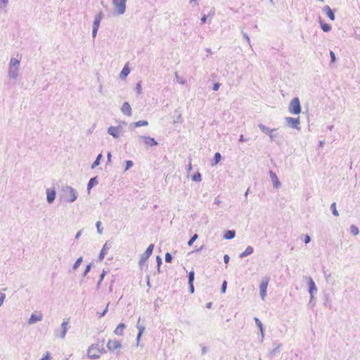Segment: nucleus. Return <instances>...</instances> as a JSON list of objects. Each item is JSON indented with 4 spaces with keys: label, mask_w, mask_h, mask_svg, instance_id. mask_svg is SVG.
<instances>
[{
    "label": "nucleus",
    "mask_w": 360,
    "mask_h": 360,
    "mask_svg": "<svg viewBox=\"0 0 360 360\" xmlns=\"http://www.w3.org/2000/svg\"><path fill=\"white\" fill-rule=\"evenodd\" d=\"M98 30V28L94 27H92V37L94 39H95L96 37Z\"/></svg>",
    "instance_id": "nucleus-48"
},
{
    "label": "nucleus",
    "mask_w": 360,
    "mask_h": 360,
    "mask_svg": "<svg viewBox=\"0 0 360 360\" xmlns=\"http://www.w3.org/2000/svg\"><path fill=\"white\" fill-rule=\"evenodd\" d=\"M134 163L131 160H127L126 161V167H125V171L128 170L133 166Z\"/></svg>",
    "instance_id": "nucleus-44"
},
{
    "label": "nucleus",
    "mask_w": 360,
    "mask_h": 360,
    "mask_svg": "<svg viewBox=\"0 0 360 360\" xmlns=\"http://www.w3.org/2000/svg\"><path fill=\"white\" fill-rule=\"evenodd\" d=\"M219 86H220V84L219 83H214L212 90H218Z\"/></svg>",
    "instance_id": "nucleus-62"
},
{
    "label": "nucleus",
    "mask_w": 360,
    "mask_h": 360,
    "mask_svg": "<svg viewBox=\"0 0 360 360\" xmlns=\"http://www.w3.org/2000/svg\"><path fill=\"white\" fill-rule=\"evenodd\" d=\"M350 231L351 233L353 234L354 236H357L359 233V229L355 225H352L350 226Z\"/></svg>",
    "instance_id": "nucleus-31"
},
{
    "label": "nucleus",
    "mask_w": 360,
    "mask_h": 360,
    "mask_svg": "<svg viewBox=\"0 0 360 360\" xmlns=\"http://www.w3.org/2000/svg\"><path fill=\"white\" fill-rule=\"evenodd\" d=\"M138 139L140 143H143L146 146L148 147L155 146L158 144V142L153 138L147 136H138Z\"/></svg>",
    "instance_id": "nucleus-10"
},
{
    "label": "nucleus",
    "mask_w": 360,
    "mask_h": 360,
    "mask_svg": "<svg viewBox=\"0 0 360 360\" xmlns=\"http://www.w3.org/2000/svg\"><path fill=\"white\" fill-rule=\"evenodd\" d=\"M20 60L15 58H11L9 62L8 74L10 78L17 79L20 67Z\"/></svg>",
    "instance_id": "nucleus-2"
},
{
    "label": "nucleus",
    "mask_w": 360,
    "mask_h": 360,
    "mask_svg": "<svg viewBox=\"0 0 360 360\" xmlns=\"http://www.w3.org/2000/svg\"><path fill=\"white\" fill-rule=\"evenodd\" d=\"M305 278L307 281V284L309 285V292L310 294V300L308 304L313 305L312 302L314 297V294L317 292L318 289L314 280L311 277H306Z\"/></svg>",
    "instance_id": "nucleus-4"
},
{
    "label": "nucleus",
    "mask_w": 360,
    "mask_h": 360,
    "mask_svg": "<svg viewBox=\"0 0 360 360\" xmlns=\"http://www.w3.org/2000/svg\"><path fill=\"white\" fill-rule=\"evenodd\" d=\"M47 202L51 204L53 202L56 198V191L54 188H47L46 191Z\"/></svg>",
    "instance_id": "nucleus-14"
},
{
    "label": "nucleus",
    "mask_w": 360,
    "mask_h": 360,
    "mask_svg": "<svg viewBox=\"0 0 360 360\" xmlns=\"http://www.w3.org/2000/svg\"><path fill=\"white\" fill-rule=\"evenodd\" d=\"M270 278L269 276H264L262 278L259 284V292L260 297L262 300H264L266 296V289L269 283Z\"/></svg>",
    "instance_id": "nucleus-5"
},
{
    "label": "nucleus",
    "mask_w": 360,
    "mask_h": 360,
    "mask_svg": "<svg viewBox=\"0 0 360 360\" xmlns=\"http://www.w3.org/2000/svg\"><path fill=\"white\" fill-rule=\"evenodd\" d=\"M269 176L271 179V181L273 183L274 187L276 188H279L281 186V184L275 172L270 170L269 171Z\"/></svg>",
    "instance_id": "nucleus-15"
},
{
    "label": "nucleus",
    "mask_w": 360,
    "mask_h": 360,
    "mask_svg": "<svg viewBox=\"0 0 360 360\" xmlns=\"http://www.w3.org/2000/svg\"><path fill=\"white\" fill-rule=\"evenodd\" d=\"M101 354V352L100 348L98 347V345H91L87 350L88 357L91 359H98Z\"/></svg>",
    "instance_id": "nucleus-7"
},
{
    "label": "nucleus",
    "mask_w": 360,
    "mask_h": 360,
    "mask_svg": "<svg viewBox=\"0 0 360 360\" xmlns=\"http://www.w3.org/2000/svg\"><path fill=\"white\" fill-rule=\"evenodd\" d=\"M129 72H130V69H129V68L128 66V64H126L124 66V68H122V71H121V72L120 74V78L121 79H125L128 76Z\"/></svg>",
    "instance_id": "nucleus-21"
},
{
    "label": "nucleus",
    "mask_w": 360,
    "mask_h": 360,
    "mask_svg": "<svg viewBox=\"0 0 360 360\" xmlns=\"http://www.w3.org/2000/svg\"><path fill=\"white\" fill-rule=\"evenodd\" d=\"M288 110L290 113L298 115L301 112V105L297 97L294 98L290 103Z\"/></svg>",
    "instance_id": "nucleus-3"
},
{
    "label": "nucleus",
    "mask_w": 360,
    "mask_h": 360,
    "mask_svg": "<svg viewBox=\"0 0 360 360\" xmlns=\"http://www.w3.org/2000/svg\"><path fill=\"white\" fill-rule=\"evenodd\" d=\"M282 347L281 344H277L276 347L271 352V354L275 355L276 353L280 352V349Z\"/></svg>",
    "instance_id": "nucleus-35"
},
{
    "label": "nucleus",
    "mask_w": 360,
    "mask_h": 360,
    "mask_svg": "<svg viewBox=\"0 0 360 360\" xmlns=\"http://www.w3.org/2000/svg\"><path fill=\"white\" fill-rule=\"evenodd\" d=\"M82 260H83L82 257H79V258L76 260V262H75V264H74V265H73V266H72V269H73L74 270H76V269L79 266V265L81 264V263L82 262Z\"/></svg>",
    "instance_id": "nucleus-33"
},
{
    "label": "nucleus",
    "mask_w": 360,
    "mask_h": 360,
    "mask_svg": "<svg viewBox=\"0 0 360 360\" xmlns=\"http://www.w3.org/2000/svg\"><path fill=\"white\" fill-rule=\"evenodd\" d=\"M103 14L101 11L99 12L98 13H97L94 18V20L93 22V27L99 28L101 22V20L103 19Z\"/></svg>",
    "instance_id": "nucleus-19"
},
{
    "label": "nucleus",
    "mask_w": 360,
    "mask_h": 360,
    "mask_svg": "<svg viewBox=\"0 0 360 360\" xmlns=\"http://www.w3.org/2000/svg\"><path fill=\"white\" fill-rule=\"evenodd\" d=\"M6 295L0 291V307L3 304Z\"/></svg>",
    "instance_id": "nucleus-46"
},
{
    "label": "nucleus",
    "mask_w": 360,
    "mask_h": 360,
    "mask_svg": "<svg viewBox=\"0 0 360 360\" xmlns=\"http://www.w3.org/2000/svg\"><path fill=\"white\" fill-rule=\"evenodd\" d=\"M330 209L332 210V212L333 214L335 215V216H339V213L337 210V208H336V203L335 202H333L332 205H330Z\"/></svg>",
    "instance_id": "nucleus-34"
},
{
    "label": "nucleus",
    "mask_w": 360,
    "mask_h": 360,
    "mask_svg": "<svg viewBox=\"0 0 360 360\" xmlns=\"http://www.w3.org/2000/svg\"><path fill=\"white\" fill-rule=\"evenodd\" d=\"M172 260V256L170 253L169 252H167L165 254V262H167V263H169L171 262Z\"/></svg>",
    "instance_id": "nucleus-43"
},
{
    "label": "nucleus",
    "mask_w": 360,
    "mask_h": 360,
    "mask_svg": "<svg viewBox=\"0 0 360 360\" xmlns=\"http://www.w3.org/2000/svg\"><path fill=\"white\" fill-rule=\"evenodd\" d=\"M258 127L263 133L269 136L271 141L274 140L276 135L274 134V131H276V129H270L263 124H259Z\"/></svg>",
    "instance_id": "nucleus-12"
},
{
    "label": "nucleus",
    "mask_w": 360,
    "mask_h": 360,
    "mask_svg": "<svg viewBox=\"0 0 360 360\" xmlns=\"http://www.w3.org/2000/svg\"><path fill=\"white\" fill-rule=\"evenodd\" d=\"M323 12L326 14V15L328 17V18L330 20H335V14L333 10L330 8V7L328 5H326L323 8Z\"/></svg>",
    "instance_id": "nucleus-17"
},
{
    "label": "nucleus",
    "mask_w": 360,
    "mask_h": 360,
    "mask_svg": "<svg viewBox=\"0 0 360 360\" xmlns=\"http://www.w3.org/2000/svg\"><path fill=\"white\" fill-rule=\"evenodd\" d=\"M106 254H105L104 252H103L102 251H101L100 254H99V256H98V259L99 261H102L105 256Z\"/></svg>",
    "instance_id": "nucleus-54"
},
{
    "label": "nucleus",
    "mask_w": 360,
    "mask_h": 360,
    "mask_svg": "<svg viewBox=\"0 0 360 360\" xmlns=\"http://www.w3.org/2000/svg\"><path fill=\"white\" fill-rule=\"evenodd\" d=\"M106 274V271L105 270L103 271L102 274L100 275V278H99V281H98L97 283V288H99L102 281L103 280L104 277H105V275Z\"/></svg>",
    "instance_id": "nucleus-38"
},
{
    "label": "nucleus",
    "mask_w": 360,
    "mask_h": 360,
    "mask_svg": "<svg viewBox=\"0 0 360 360\" xmlns=\"http://www.w3.org/2000/svg\"><path fill=\"white\" fill-rule=\"evenodd\" d=\"M126 328V326L124 323H120L115 330H114V333L117 335H123V330Z\"/></svg>",
    "instance_id": "nucleus-25"
},
{
    "label": "nucleus",
    "mask_w": 360,
    "mask_h": 360,
    "mask_svg": "<svg viewBox=\"0 0 360 360\" xmlns=\"http://www.w3.org/2000/svg\"><path fill=\"white\" fill-rule=\"evenodd\" d=\"M249 141V139H245V138H244V136H243V135H242V134H241V135L240 136V138H239V141H240V142H245H245H247V141Z\"/></svg>",
    "instance_id": "nucleus-60"
},
{
    "label": "nucleus",
    "mask_w": 360,
    "mask_h": 360,
    "mask_svg": "<svg viewBox=\"0 0 360 360\" xmlns=\"http://www.w3.org/2000/svg\"><path fill=\"white\" fill-rule=\"evenodd\" d=\"M254 320H255V322L256 323V325L259 328V330H260V332H261V334L262 335V338H264V329H263V326H262V322L260 321V320L257 318V317H255L254 318Z\"/></svg>",
    "instance_id": "nucleus-29"
},
{
    "label": "nucleus",
    "mask_w": 360,
    "mask_h": 360,
    "mask_svg": "<svg viewBox=\"0 0 360 360\" xmlns=\"http://www.w3.org/2000/svg\"><path fill=\"white\" fill-rule=\"evenodd\" d=\"M66 333H67V331H65V330H62V329H61V330H60V337L62 339L65 338Z\"/></svg>",
    "instance_id": "nucleus-58"
},
{
    "label": "nucleus",
    "mask_w": 360,
    "mask_h": 360,
    "mask_svg": "<svg viewBox=\"0 0 360 360\" xmlns=\"http://www.w3.org/2000/svg\"><path fill=\"white\" fill-rule=\"evenodd\" d=\"M321 27L325 32H328L331 30V26L329 24L323 22L321 19L319 20Z\"/></svg>",
    "instance_id": "nucleus-26"
},
{
    "label": "nucleus",
    "mask_w": 360,
    "mask_h": 360,
    "mask_svg": "<svg viewBox=\"0 0 360 360\" xmlns=\"http://www.w3.org/2000/svg\"><path fill=\"white\" fill-rule=\"evenodd\" d=\"M229 259H230V257H229V256L228 255H225L224 256V263L228 264L229 262Z\"/></svg>",
    "instance_id": "nucleus-61"
},
{
    "label": "nucleus",
    "mask_w": 360,
    "mask_h": 360,
    "mask_svg": "<svg viewBox=\"0 0 360 360\" xmlns=\"http://www.w3.org/2000/svg\"><path fill=\"white\" fill-rule=\"evenodd\" d=\"M106 254H105L104 252H103L102 251H101L100 254H99V256H98V259L99 261H102L105 256Z\"/></svg>",
    "instance_id": "nucleus-55"
},
{
    "label": "nucleus",
    "mask_w": 360,
    "mask_h": 360,
    "mask_svg": "<svg viewBox=\"0 0 360 360\" xmlns=\"http://www.w3.org/2000/svg\"><path fill=\"white\" fill-rule=\"evenodd\" d=\"M254 252V249L252 246H248L244 252H243L240 255V258H244L245 257H248V255H250Z\"/></svg>",
    "instance_id": "nucleus-23"
},
{
    "label": "nucleus",
    "mask_w": 360,
    "mask_h": 360,
    "mask_svg": "<svg viewBox=\"0 0 360 360\" xmlns=\"http://www.w3.org/2000/svg\"><path fill=\"white\" fill-rule=\"evenodd\" d=\"M192 179L194 181H201V174L199 172H197L192 176Z\"/></svg>",
    "instance_id": "nucleus-36"
},
{
    "label": "nucleus",
    "mask_w": 360,
    "mask_h": 360,
    "mask_svg": "<svg viewBox=\"0 0 360 360\" xmlns=\"http://www.w3.org/2000/svg\"><path fill=\"white\" fill-rule=\"evenodd\" d=\"M103 158V155L101 153L98 154L95 160V161L92 163L91 168L95 169L97 166L100 165L101 160Z\"/></svg>",
    "instance_id": "nucleus-28"
},
{
    "label": "nucleus",
    "mask_w": 360,
    "mask_h": 360,
    "mask_svg": "<svg viewBox=\"0 0 360 360\" xmlns=\"http://www.w3.org/2000/svg\"><path fill=\"white\" fill-rule=\"evenodd\" d=\"M96 226L97 228V231L99 234H101L103 233V228L101 227V222L100 221H98L96 223Z\"/></svg>",
    "instance_id": "nucleus-41"
},
{
    "label": "nucleus",
    "mask_w": 360,
    "mask_h": 360,
    "mask_svg": "<svg viewBox=\"0 0 360 360\" xmlns=\"http://www.w3.org/2000/svg\"><path fill=\"white\" fill-rule=\"evenodd\" d=\"M330 58H331V62L334 63L335 61V60H336L335 53L333 51H330Z\"/></svg>",
    "instance_id": "nucleus-52"
},
{
    "label": "nucleus",
    "mask_w": 360,
    "mask_h": 360,
    "mask_svg": "<svg viewBox=\"0 0 360 360\" xmlns=\"http://www.w3.org/2000/svg\"><path fill=\"white\" fill-rule=\"evenodd\" d=\"M68 323H69L68 320H67V321L64 320L63 321L62 324H61V329L65 330V331H68Z\"/></svg>",
    "instance_id": "nucleus-40"
},
{
    "label": "nucleus",
    "mask_w": 360,
    "mask_h": 360,
    "mask_svg": "<svg viewBox=\"0 0 360 360\" xmlns=\"http://www.w3.org/2000/svg\"><path fill=\"white\" fill-rule=\"evenodd\" d=\"M122 347L120 342L117 340H109L107 343V348L112 352Z\"/></svg>",
    "instance_id": "nucleus-13"
},
{
    "label": "nucleus",
    "mask_w": 360,
    "mask_h": 360,
    "mask_svg": "<svg viewBox=\"0 0 360 360\" xmlns=\"http://www.w3.org/2000/svg\"><path fill=\"white\" fill-rule=\"evenodd\" d=\"M42 318H43V316L41 314H32L28 320V323L34 324V323H37V321H41Z\"/></svg>",
    "instance_id": "nucleus-20"
},
{
    "label": "nucleus",
    "mask_w": 360,
    "mask_h": 360,
    "mask_svg": "<svg viewBox=\"0 0 360 360\" xmlns=\"http://www.w3.org/2000/svg\"><path fill=\"white\" fill-rule=\"evenodd\" d=\"M304 241L306 244L309 243L311 241L310 236L308 235H305Z\"/></svg>",
    "instance_id": "nucleus-57"
},
{
    "label": "nucleus",
    "mask_w": 360,
    "mask_h": 360,
    "mask_svg": "<svg viewBox=\"0 0 360 360\" xmlns=\"http://www.w3.org/2000/svg\"><path fill=\"white\" fill-rule=\"evenodd\" d=\"M198 234H196V233H195V234H194V235H193V236L190 238V240H188V245L189 246H191V245L193 244V243L196 240V239L198 238Z\"/></svg>",
    "instance_id": "nucleus-37"
},
{
    "label": "nucleus",
    "mask_w": 360,
    "mask_h": 360,
    "mask_svg": "<svg viewBox=\"0 0 360 360\" xmlns=\"http://www.w3.org/2000/svg\"><path fill=\"white\" fill-rule=\"evenodd\" d=\"M91 264H88L86 267V269L83 274V276H86V274L89 272V271L91 270Z\"/></svg>",
    "instance_id": "nucleus-50"
},
{
    "label": "nucleus",
    "mask_w": 360,
    "mask_h": 360,
    "mask_svg": "<svg viewBox=\"0 0 360 360\" xmlns=\"http://www.w3.org/2000/svg\"><path fill=\"white\" fill-rule=\"evenodd\" d=\"M188 284L193 283L194 278H195V272L193 271H191L188 273Z\"/></svg>",
    "instance_id": "nucleus-32"
},
{
    "label": "nucleus",
    "mask_w": 360,
    "mask_h": 360,
    "mask_svg": "<svg viewBox=\"0 0 360 360\" xmlns=\"http://www.w3.org/2000/svg\"><path fill=\"white\" fill-rule=\"evenodd\" d=\"M108 133L115 139H118L123 134V127L119 126H110L108 128Z\"/></svg>",
    "instance_id": "nucleus-9"
},
{
    "label": "nucleus",
    "mask_w": 360,
    "mask_h": 360,
    "mask_svg": "<svg viewBox=\"0 0 360 360\" xmlns=\"http://www.w3.org/2000/svg\"><path fill=\"white\" fill-rule=\"evenodd\" d=\"M60 198L66 202H73L78 197V192L70 186H64L61 188Z\"/></svg>",
    "instance_id": "nucleus-1"
},
{
    "label": "nucleus",
    "mask_w": 360,
    "mask_h": 360,
    "mask_svg": "<svg viewBox=\"0 0 360 360\" xmlns=\"http://www.w3.org/2000/svg\"><path fill=\"white\" fill-rule=\"evenodd\" d=\"M188 285H189V291L191 294H193L195 290L193 283H190Z\"/></svg>",
    "instance_id": "nucleus-59"
},
{
    "label": "nucleus",
    "mask_w": 360,
    "mask_h": 360,
    "mask_svg": "<svg viewBox=\"0 0 360 360\" xmlns=\"http://www.w3.org/2000/svg\"><path fill=\"white\" fill-rule=\"evenodd\" d=\"M140 321H141V318L139 317V319H138L137 325H136V328H137V329L139 330V333H138V335H137V337H136L137 345H139V343L140 342L141 335L143 333V332L145 330V328H146L143 325H141L140 324Z\"/></svg>",
    "instance_id": "nucleus-16"
},
{
    "label": "nucleus",
    "mask_w": 360,
    "mask_h": 360,
    "mask_svg": "<svg viewBox=\"0 0 360 360\" xmlns=\"http://www.w3.org/2000/svg\"><path fill=\"white\" fill-rule=\"evenodd\" d=\"M236 236V232L233 230L227 231L224 236V238L227 240L233 239Z\"/></svg>",
    "instance_id": "nucleus-27"
},
{
    "label": "nucleus",
    "mask_w": 360,
    "mask_h": 360,
    "mask_svg": "<svg viewBox=\"0 0 360 360\" xmlns=\"http://www.w3.org/2000/svg\"><path fill=\"white\" fill-rule=\"evenodd\" d=\"M242 34H243V38L247 41V42L248 43V44L251 46V44H250V37H249V36L248 35V34H247V33H245V32H242Z\"/></svg>",
    "instance_id": "nucleus-45"
},
{
    "label": "nucleus",
    "mask_w": 360,
    "mask_h": 360,
    "mask_svg": "<svg viewBox=\"0 0 360 360\" xmlns=\"http://www.w3.org/2000/svg\"><path fill=\"white\" fill-rule=\"evenodd\" d=\"M127 0H112V4L115 9V12L118 15H122L126 11Z\"/></svg>",
    "instance_id": "nucleus-6"
},
{
    "label": "nucleus",
    "mask_w": 360,
    "mask_h": 360,
    "mask_svg": "<svg viewBox=\"0 0 360 360\" xmlns=\"http://www.w3.org/2000/svg\"><path fill=\"white\" fill-rule=\"evenodd\" d=\"M153 248H154L153 244H150L147 248L145 252L141 255L140 260L139 262V265L140 268H142V266L146 264L147 259L151 255Z\"/></svg>",
    "instance_id": "nucleus-8"
},
{
    "label": "nucleus",
    "mask_w": 360,
    "mask_h": 360,
    "mask_svg": "<svg viewBox=\"0 0 360 360\" xmlns=\"http://www.w3.org/2000/svg\"><path fill=\"white\" fill-rule=\"evenodd\" d=\"M108 305L109 304L107 305V307H105V309L103 310V311H102L100 314H99V318H102L103 317L106 313L108 312Z\"/></svg>",
    "instance_id": "nucleus-49"
},
{
    "label": "nucleus",
    "mask_w": 360,
    "mask_h": 360,
    "mask_svg": "<svg viewBox=\"0 0 360 360\" xmlns=\"http://www.w3.org/2000/svg\"><path fill=\"white\" fill-rule=\"evenodd\" d=\"M148 121H146V120H140V121H138V122H135L131 123L129 127H130V128H132V127H139L148 126Z\"/></svg>",
    "instance_id": "nucleus-24"
},
{
    "label": "nucleus",
    "mask_w": 360,
    "mask_h": 360,
    "mask_svg": "<svg viewBox=\"0 0 360 360\" xmlns=\"http://www.w3.org/2000/svg\"><path fill=\"white\" fill-rule=\"evenodd\" d=\"M111 157H112L111 153H108V155H107V162H108V163L111 162Z\"/></svg>",
    "instance_id": "nucleus-64"
},
{
    "label": "nucleus",
    "mask_w": 360,
    "mask_h": 360,
    "mask_svg": "<svg viewBox=\"0 0 360 360\" xmlns=\"http://www.w3.org/2000/svg\"><path fill=\"white\" fill-rule=\"evenodd\" d=\"M286 124L292 129H300V118H294L291 117H286L285 118Z\"/></svg>",
    "instance_id": "nucleus-11"
},
{
    "label": "nucleus",
    "mask_w": 360,
    "mask_h": 360,
    "mask_svg": "<svg viewBox=\"0 0 360 360\" xmlns=\"http://www.w3.org/2000/svg\"><path fill=\"white\" fill-rule=\"evenodd\" d=\"M112 247V243H110L108 241H107L103 246L102 249L101 251H102L103 252H104L105 254H107L108 253V251Z\"/></svg>",
    "instance_id": "nucleus-30"
},
{
    "label": "nucleus",
    "mask_w": 360,
    "mask_h": 360,
    "mask_svg": "<svg viewBox=\"0 0 360 360\" xmlns=\"http://www.w3.org/2000/svg\"><path fill=\"white\" fill-rule=\"evenodd\" d=\"M176 81L180 84H184V80L179 77L177 72L175 73Z\"/></svg>",
    "instance_id": "nucleus-53"
},
{
    "label": "nucleus",
    "mask_w": 360,
    "mask_h": 360,
    "mask_svg": "<svg viewBox=\"0 0 360 360\" xmlns=\"http://www.w3.org/2000/svg\"><path fill=\"white\" fill-rule=\"evenodd\" d=\"M8 0H0V9L6 8L8 5Z\"/></svg>",
    "instance_id": "nucleus-42"
},
{
    "label": "nucleus",
    "mask_w": 360,
    "mask_h": 360,
    "mask_svg": "<svg viewBox=\"0 0 360 360\" xmlns=\"http://www.w3.org/2000/svg\"><path fill=\"white\" fill-rule=\"evenodd\" d=\"M226 285H227V283L226 281H224L221 285V291L222 293H224L226 292Z\"/></svg>",
    "instance_id": "nucleus-47"
},
{
    "label": "nucleus",
    "mask_w": 360,
    "mask_h": 360,
    "mask_svg": "<svg viewBox=\"0 0 360 360\" xmlns=\"http://www.w3.org/2000/svg\"><path fill=\"white\" fill-rule=\"evenodd\" d=\"M221 155L219 153H216L214 157V164L217 165L221 160Z\"/></svg>",
    "instance_id": "nucleus-39"
},
{
    "label": "nucleus",
    "mask_w": 360,
    "mask_h": 360,
    "mask_svg": "<svg viewBox=\"0 0 360 360\" xmlns=\"http://www.w3.org/2000/svg\"><path fill=\"white\" fill-rule=\"evenodd\" d=\"M123 114L130 116L131 115V108L128 102H124L121 108Z\"/></svg>",
    "instance_id": "nucleus-18"
},
{
    "label": "nucleus",
    "mask_w": 360,
    "mask_h": 360,
    "mask_svg": "<svg viewBox=\"0 0 360 360\" xmlns=\"http://www.w3.org/2000/svg\"><path fill=\"white\" fill-rule=\"evenodd\" d=\"M156 260H157L158 266V271L160 272V266L162 264V259L160 256H157Z\"/></svg>",
    "instance_id": "nucleus-51"
},
{
    "label": "nucleus",
    "mask_w": 360,
    "mask_h": 360,
    "mask_svg": "<svg viewBox=\"0 0 360 360\" xmlns=\"http://www.w3.org/2000/svg\"><path fill=\"white\" fill-rule=\"evenodd\" d=\"M221 200H219V198L217 197L215 198V200L214 202V204L217 205H219L221 204Z\"/></svg>",
    "instance_id": "nucleus-63"
},
{
    "label": "nucleus",
    "mask_w": 360,
    "mask_h": 360,
    "mask_svg": "<svg viewBox=\"0 0 360 360\" xmlns=\"http://www.w3.org/2000/svg\"><path fill=\"white\" fill-rule=\"evenodd\" d=\"M98 178L97 176H94L93 178H91L89 182H88V184H87V191H88V193L90 192V190L96 185L98 184Z\"/></svg>",
    "instance_id": "nucleus-22"
},
{
    "label": "nucleus",
    "mask_w": 360,
    "mask_h": 360,
    "mask_svg": "<svg viewBox=\"0 0 360 360\" xmlns=\"http://www.w3.org/2000/svg\"><path fill=\"white\" fill-rule=\"evenodd\" d=\"M51 359V356H50V354L49 352L46 353V354L42 357L40 360H50Z\"/></svg>",
    "instance_id": "nucleus-56"
}]
</instances>
